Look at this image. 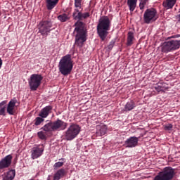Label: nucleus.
Listing matches in <instances>:
<instances>
[{"label": "nucleus", "mask_w": 180, "mask_h": 180, "mask_svg": "<svg viewBox=\"0 0 180 180\" xmlns=\"http://www.w3.org/2000/svg\"><path fill=\"white\" fill-rule=\"evenodd\" d=\"M58 68L60 74L65 77L71 74L72 68H74V64L70 54H67L61 58L59 61Z\"/></svg>", "instance_id": "nucleus-2"}, {"label": "nucleus", "mask_w": 180, "mask_h": 180, "mask_svg": "<svg viewBox=\"0 0 180 180\" xmlns=\"http://www.w3.org/2000/svg\"><path fill=\"white\" fill-rule=\"evenodd\" d=\"M0 116H6V101L0 103Z\"/></svg>", "instance_id": "nucleus-22"}, {"label": "nucleus", "mask_w": 180, "mask_h": 180, "mask_svg": "<svg viewBox=\"0 0 180 180\" xmlns=\"http://www.w3.org/2000/svg\"><path fill=\"white\" fill-rule=\"evenodd\" d=\"M63 165H64V162H58L53 165V168L54 169H58V168H61Z\"/></svg>", "instance_id": "nucleus-30"}, {"label": "nucleus", "mask_w": 180, "mask_h": 180, "mask_svg": "<svg viewBox=\"0 0 180 180\" xmlns=\"http://www.w3.org/2000/svg\"><path fill=\"white\" fill-rule=\"evenodd\" d=\"M137 144H139V138L136 136H131L125 141V146L128 148H133L134 147H136Z\"/></svg>", "instance_id": "nucleus-14"}, {"label": "nucleus", "mask_w": 180, "mask_h": 180, "mask_svg": "<svg viewBox=\"0 0 180 180\" xmlns=\"http://www.w3.org/2000/svg\"><path fill=\"white\" fill-rule=\"evenodd\" d=\"M134 108H136V104L134 103V101H133L127 102L124 106V109H125L126 112L133 110V109H134Z\"/></svg>", "instance_id": "nucleus-23"}, {"label": "nucleus", "mask_w": 180, "mask_h": 180, "mask_svg": "<svg viewBox=\"0 0 180 180\" xmlns=\"http://www.w3.org/2000/svg\"><path fill=\"white\" fill-rule=\"evenodd\" d=\"M180 47V40H172L164 43L162 47V53H169L178 50Z\"/></svg>", "instance_id": "nucleus-10"}, {"label": "nucleus", "mask_w": 180, "mask_h": 180, "mask_svg": "<svg viewBox=\"0 0 180 180\" xmlns=\"http://www.w3.org/2000/svg\"><path fill=\"white\" fill-rule=\"evenodd\" d=\"M81 132V127L77 124H71L65 132V139L68 141L74 140Z\"/></svg>", "instance_id": "nucleus-5"}, {"label": "nucleus", "mask_w": 180, "mask_h": 180, "mask_svg": "<svg viewBox=\"0 0 180 180\" xmlns=\"http://www.w3.org/2000/svg\"><path fill=\"white\" fill-rule=\"evenodd\" d=\"M13 157L12 155H8L0 160V169H5V168H9L12 164V159Z\"/></svg>", "instance_id": "nucleus-12"}, {"label": "nucleus", "mask_w": 180, "mask_h": 180, "mask_svg": "<svg viewBox=\"0 0 180 180\" xmlns=\"http://www.w3.org/2000/svg\"><path fill=\"white\" fill-rule=\"evenodd\" d=\"M133 40H134V34H133L131 32H129L127 46H131V44H133Z\"/></svg>", "instance_id": "nucleus-24"}, {"label": "nucleus", "mask_w": 180, "mask_h": 180, "mask_svg": "<svg viewBox=\"0 0 180 180\" xmlns=\"http://www.w3.org/2000/svg\"><path fill=\"white\" fill-rule=\"evenodd\" d=\"M175 176V169L171 167H167L160 172L154 178V180H172Z\"/></svg>", "instance_id": "nucleus-6"}, {"label": "nucleus", "mask_w": 180, "mask_h": 180, "mask_svg": "<svg viewBox=\"0 0 180 180\" xmlns=\"http://www.w3.org/2000/svg\"><path fill=\"white\" fill-rule=\"evenodd\" d=\"M16 105H19V103L18 102V100L15 98L8 102L6 108L7 113H8V115H15V107L18 106Z\"/></svg>", "instance_id": "nucleus-13"}, {"label": "nucleus", "mask_w": 180, "mask_h": 180, "mask_svg": "<svg viewBox=\"0 0 180 180\" xmlns=\"http://www.w3.org/2000/svg\"><path fill=\"white\" fill-rule=\"evenodd\" d=\"M89 16H90L89 13H82L81 20H82L83 19H86L87 18H89Z\"/></svg>", "instance_id": "nucleus-33"}, {"label": "nucleus", "mask_w": 180, "mask_h": 180, "mask_svg": "<svg viewBox=\"0 0 180 180\" xmlns=\"http://www.w3.org/2000/svg\"><path fill=\"white\" fill-rule=\"evenodd\" d=\"M58 1L60 0H46V9H48V11H52V9H54V8L57 6Z\"/></svg>", "instance_id": "nucleus-18"}, {"label": "nucleus", "mask_w": 180, "mask_h": 180, "mask_svg": "<svg viewBox=\"0 0 180 180\" xmlns=\"http://www.w3.org/2000/svg\"><path fill=\"white\" fill-rule=\"evenodd\" d=\"M51 27H53L51 21H41L38 25V33H40L41 36H49V34L53 30Z\"/></svg>", "instance_id": "nucleus-9"}, {"label": "nucleus", "mask_w": 180, "mask_h": 180, "mask_svg": "<svg viewBox=\"0 0 180 180\" xmlns=\"http://www.w3.org/2000/svg\"><path fill=\"white\" fill-rule=\"evenodd\" d=\"M43 122H44V118H43L41 117H37L34 120V125L40 126V124H41V123H43Z\"/></svg>", "instance_id": "nucleus-27"}, {"label": "nucleus", "mask_w": 180, "mask_h": 180, "mask_svg": "<svg viewBox=\"0 0 180 180\" xmlns=\"http://www.w3.org/2000/svg\"><path fill=\"white\" fill-rule=\"evenodd\" d=\"M176 19L177 22H180V14H179L176 16Z\"/></svg>", "instance_id": "nucleus-35"}, {"label": "nucleus", "mask_w": 180, "mask_h": 180, "mask_svg": "<svg viewBox=\"0 0 180 180\" xmlns=\"http://www.w3.org/2000/svg\"><path fill=\"white\" fill-rule=\"evenodd\" d=\"M172 124H167L166 125L164 126V129L165 130L169 131V130H172Z\"/></svg>", "instance_id": "nucleus-32"}, {"label": "nucleus", "mask_w": 180, "mask_h": 180, "mask_svg": "<svg viewBox=\"0 0 180 180\" xmlns=\"http://www.w3.org/2000/svg\"><path fill=\"white\" fill-rule=\"evenodd\" d=\"M65 169H59L56 172H55L53 175V180H60L61 178H64V176H65Z\"/></svg>", "instance_id": "nucleus-17"}, {"label": "nucleus", "mask_w": 180, "mask_h": 180, "mask_svg": "<svg viewBox=\"0 0 180 180\" xmlns=\"http://www.w3.org/2000/svg\"><path fill=\"white\" fill-rule=\"evenodd\" d=\"M39 139L46 140V132L41 131L37 133Z\"/></svg>", "instance_id": "nucleus-29"}, {"label": "nucleus", "mask_w": 180, "mask_h": 180, "mask_svg": "<svg viewBox=\"0 0 180 180\" xmlns=\"http://www.w3.org/2000/svg\"><path fill=\"white\" fill-rule=\"evenodd\" d=\"M15 175H16L15 169L9 170L4 177L3 180H13L15 179Z\"/></svg>", "instance_id": "nucleus-21"}, {"label": "nucleus", "mask_w": 180, "mask_h": 180, "mask_svg": "<svg viewBox=\"0 0 180 180\" xmlns=\"http://www.w3.org/2000/svg\"><path fill=\"white\" fill-rule=\"evenodd\" d=\"M154 88H155V91H157V92H161V91H164V87L161 84H156L154 86Z\"/></svg>", "instance_id": "nucleus-31"}, {"label": "nucleus", "mask_w": 180, "mask_h": 180, "mask_svg": "<svg viewBox=\"0 0 180 180\" xmlns=\"http://www.w3.org/2000/svg\"><path fill=\"white\" fill-rule=\"evenodd\" d=\"M83 10L84 8H75L72 13L73 19L77 20L74 25L75 27L73 32L75 36V44L79 49L82 48L84 43L86 41V29L85 24L81 21Z\"/></svg>", "instance_id": "nucleus-1"}, {"label": "nucleus", "mask_w": 180, "mask_h": 180, "mask_svg": "<svg viewBox=\"0 0 180 180\" xmlns=\"http://www.w3.org/2000/svg\"><path fill=\"white\" fill-rule=\"evenodd\" d=\"M176 4V0H165L163 1L162 5L166 9H172Z\"/></svg>", "instance_id": "nucleus-19"}, {"label": "nucleus", "mask_w": 180, "mask_h": 180, "mask_svg": "<svg viewBox=\"0 0 180 180\" xmlns=\"http://www.w3.org/2000/svg\"><path fill=\"white\" fill-rule=\"evenodd\" d=\"M108 132V127L106 125H97L96 126V136L97 137H102V136H105Z\"/></svg>", "instance_id": "nucleus-16"}, {"label": "nucleus", "mask_w": 180, "mask_h": 180, "mask_svg": "<svg viewBox=\"0 0 180 180\" xmlns=\"http://www.w3.org/2000/svg\"><path fill=\"white\" fill-rule=\"evenodd\" d=\"M2 64H4V61H3L2 59L0 58V70H1V68H2Z\"/></svg>", "instance_id": "nucleus-36"}, {"label": "nucleus", "mask_w": 180, "mask_h": 180, "mask_svg": "<svg viewBox=\"0 0 180 180\" xmlns=\"http://www.w3.org/2000/svg\"><path fill=\"white\" fill-rule=\"evenodd\" d=\"M113 46H115V41H112L108 46V50H112L113 49Z\"/></svg>", "instance_id": "nucleus-34"}, {"label": "nucleus", "mask_w": 180, "mask_h": 180, "mask_svg": "<svg viewBox=\"0 0 180 180\" xmlns=\"http://www.w3.org/2000/svg\"><path fill=\"white\" fill-rule=\"evenodd\" d=\"M158 19V12L155 8H148L143 13V22L146 25H150V23H153Z\"/></svg>", "instance_id": "nucleus-7"}, {"label": "nucleus", "mask_w": 180, "mask_h": 180, "mask_svg": "<svg viewBox=\"0 0 180 180\" xmlns=\"http://www.w3.org/2000/svg\"><path fill=\"white\" fill-rule=\"evenodd\" d=\"M110 30V20L108 16L101 17L97 25V33L103 41L108 36V31Z\"/></svg>", "instance_id": "nucleus-3"}, {"label": "nucleus", "mask_w": 180, "mask_h": 180, "mask_svg": "<svg viewBox=\"0 0 180 180\" xmlns=\"http://www.w3.org/2000/svg\"><path fill=\"white\" fill-rule=\"evenodd\" d=\"M41 81H43V76L39 74H32L28 80L30 89L31 91H37V88L41 85Z\"/></svg>", "instance_id": "nucleus-8"}, {"label": "nucleus", "mask_w": 180, "mask_h": 180, "mask_svg": "<svg viewBox=\"0 0 180 180\" xmlns=\"http://www.w3.org/2000/svg\"><path fill=\"white\" fill-rule=\"evenodd\" d=\"M58 20H60V22H67V20H70V17L68 16V14L63 13V14L59 15L58 16Z\"/></svg>", "instance_id": "nucleus-25"}, {"label": "nucleus", "mask_w": 180, "mask_h": 180, "mask_svg": "<svg viewBox=\"0 0 180 180\" xmlns=\"http://www.w3.org/2000/svg\"><path fill=\"white\" fill-rule=\"evenodd\" d=\"M64 160H65V158H61V159H59V161H64Z\"/></svg>", "instance_id": "nucleus-37"}, {"label": "nucleus", "mask_w": 180, "mask_h": 180, "mask_svg": "<svg viewBox=\"0 0 180 180\" xmlns=\"http://www.w3.org/2000/svg\"><path fill=\"white\" fill-rule=\"evenodd\" d=\"M51 110H53V106L47 105L41 110L38 116H39V117H42L43 119H46V117L50 115Z\"/></svg>", "instance_id": "nucleus-15"}, {"label": "nucleus", "mask_w": 180, "mask_h": 180, "mask_svg": "<svg viewBox=\"0 0 180 180\" xmlns=\"http://www.w3.org/2000/svg\"><path fill=\"white\" fill-rule=\"evenodd\" d=\"M137 1L138 0H127V4L130 12H134V10L137 8Z\"/></svg>", "instance_id": "nucleus-20"}, {"label": "nucleus", "mask_w": 180, "mask_h": 180, "mask_svg": "<svg viewBox=\"0 0 180 180\" xmlns=\"http://www.w3.org/2000/svg\"><path fill=\"white\" fill-rule=\"evenodd\" d=\"M75 9H84L82 8V0H75Z\"/></svg>", "instance_id": "nucleus-26"}, {"label": "nucleus", "mask_w": 180, "mask_h": 180, "mask_svg": "<svg viewBox=\"0 0 180 180\" xmlns=\"http://www.w3.org/2000/svg\"><path fill=\"white\" fill-rule=\"evenodd\" d=\"M44 152V146L39 145L36 147H34L31 150V158L32 160H37V158H39L43 155V153Z\"/></svg>", "instance_id": "nucleus-11"}, {"label": "nucleus", "mask_w": 180, "mask_h": 180, "mask_svg": "<svg viewBox=\"0 0 180 180\" xmlns=\"http://www.w3.org/2000/svg\"><path fill=\"white\" fill-rule=\"evenodd\" d=\"M67 126H68L67 122H64V121L58 119L56 121H51L48 122L42 128H41V129L46 133H50L51 131H60V130H65L67 129Z\"/></svg>", "instance_id": "nucleus-4"}, {"label": "nucleus", "mask_w": 180, "mask_h": 180, "mask_svg": "<svg viewBox=\"0 0 180 180\" xmlns=\"http://www.w3.org/2000/svg\"><path fill=\"white\" fill-rule=\"evenodd\" d=\"M147 2H148V0H140L139 8L141 11H143L146 5H147Z\"/></svg>", "instance_id": "nucleus-28"}]
</instances>
